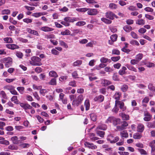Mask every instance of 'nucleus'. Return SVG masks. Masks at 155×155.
I'll use <instances>...</instances> for the list:
<instances>
[{
	"label": "nucleus",
	"instance_id": "43",
	"mask_svg": "<svg viewBox=\"0 0 155 155\" xmlns=\"http://www.w3.org/2000/svg\"><path fill=\"white\" fill-rule=\"evenodd\" d=\"M112 53L113 54L119 55L120 54V52L119 50L117 49H114L112 50Z\"/></svg>",
	"mask_w": 155,
	"mask_h": 155
},
{
	"label": "nucleus",
	"instance_id": "60",
	"mask_svg": "<svg viewBox=\"0 0 155 155\" xmlns=\"http://www.w3.org/2000/svg\"><path fill=\"white\" fill-rule=\"evenodd\" d=\"M114 117H109L107 120L106 122L107 123L110 122L111 123L112 122H113V120Z\"/></svg>",
	"mask_w": 155,
	"mask_h": 155
},
{
	"label": "nucleus",
	"instance_id": "22",
	"mask_svg": "<svg viewBox=\"0 0 155 155\" xmlns=\"http://www.w3.org/2000/svg\"><path fill=\"white\" fill-rule=\"evenodd\" d=\"M126 70V67H123L122 68L119 70V74L121 75H124L125 74Z\"/></svg>",
	"mask_w": 155,
	"mask_h": 155
},
{
	"label": "nucleus",
	"instance_id": "10",
	"mask_svg": "<svg viewBox=\"0 0 155 155\" xmlns=\"http://www.w3.org/2000/svg\"><path fill=\"white\" fill-rule=\"evenodd\" d=\"M87 14L89 15H95L97 14V11L96 9L88 8Z\"/></svg>",
	"mask_w": 155,
	"mask_h": 155
},
{
	"label": "nucleus",
	"instance_id": "59",
	"mask_svg": "<svg viewBox=\"0 0 155 155\" xmlns=\"http://www.w3.org/2000/svg\"><path fill=\"white\" fill-rule=\"evenodd\" d=\"M145 17L147 19L150 20H153L154 18L153 16L148 14L145 15Z\"/></svg>",
	"mask_w": 155,
	"mask_h": 155
},
{
	"label": "nucleus",
	"instance_id": "50",
	"mask_svg": "<svg viewBox=\"0 0 155 155\" xmlns=\"http://www.w3.org/2000/svg\"><path fill=\"white\" fill-rule=\"evenodd\" d=\"M16 56L19 58H22L23 56V54L20 51H17L16 53Z\"/></svg>",
	"mask_w": 155,
	"mask_h": 155
},
{
	"label": "nucleus",
	"instance_id": "56",
	"mask_svg": "<svg viewBox=\"0 0 155 155\" xmlns=\"http://www.w3.org/2000/svg\"><path fill=\"white\" fill-rule=\"evenodd\" d=\"M149 101V98L147 97H145L144 98L142 101V103H147Z\"/></svg>",
	"mask_w": 155,
	"mask_h": 155
},
{
	"label": "nucleus",
	"instance_id": "30",
	"mask_svg": "<svg viewBox=\"0 0 155 155\" xmlns=\"http://www.w3.org/2000/svg\"><path fill=\"white\" fill-rule=\"evenodd\" d=\"M49 90L48 89L40 88V93L43 96H45V94L48 92Z\"/></svg>",
	"mask_w": 155,
	"mask_h": 155
},
{
	"label": "nucleus",
	"instance_id": "38",
	"mask_svg": "<svg viewBox=\"0 0 155 155\" xmlns=\"http://www.w3.org/2000/svg\"><path fill=\"white\" fill-rule=\"evenodd\" d=\"M49 84L51 85H56V79L54 78L52 79L49 82Z\"/></svg>",
	"mask_w": 155,
	"mask_h": 155
},
{
	"label": "nucleus",
	"instance_id": "55",
	"mask_svg": "<svg viewBox=\"0 0 155 155\" xmlns=\"http://www.w3.org/2000/svg\"><path fill=\"white\" fill-rule=\"evenodd\" d=\"M108 58L104 57H102L100 59L101 62V63H106L107 62Z\"/></svg>",
	"mask_w": 155,
	"mask_h": 155
},
{
	"label": "nucleus",
	"instance_id": "32",
	"mask_svg": "<svg viewBox=\"0 0 155 155\" xmlns=\"http://www.w3.org/2000/svg\"><path fill=\"white\" fill-rule=\"evenodd\" d=\"M143 57V54H142L139 53L136 56L135 58L139 61L142 59Z\"/></svg>",
	"mask_w": 155,
	"mask_h": 155
},
{
	"label": "nucleus",
	"instance_id": "37",
	"mask_svg": "<svg viewBox=\"0 0 155 155\" xmlns=\"http://www.w3.org/2000/svg\"><path fill=\"white\" fill-rule=\"evenodd\" d=\"M85 22L84 21H79L76 24V25L77 26H83L86 24Z\"/></svg>",
	"mask_w": 155,
	"mask_h": 155
},
{
	"label": "nucleus",
	"instance_id": "40",
	"mask_svg": "<svg viewBox=\"0 0 155 155\" xmlns=\"http://www.w3.org/2000/svg\"><path fill=\"white\" fill-rule=\"evenodd\" d=\"M117 34H114L112 35L111 36L110 38L112 40L114 41H116L117 39Z\"/></svg>",
	"mask_w": 155,
	"mask_h": 155
},
{
	"label": "nucleus",
	"instance_id": "14",
	"mask_svg": "<svg viewBox=\"0 0 155 155\" xmlns=\"http://www.w3.org/2000/svg\"><path fill=\"white\" fill-rule=\"evenodd\" d=\"M6 47L7 48L12 50H14L19 48L18 45L14 44H7L6 45Z\"/></svg>",
	"mask_w": 155,
	"mask_h": 155
},
{
	"label": "nucleus",
	"instance_id": "27",
	"mask_svg": "<svg viewBox=\"0 0 155 155\" xmlns=\"http://www.w3.org/2000/svg\"><path fill=\"white\" fill-rule=\"evenodd\" d=\"M145 21L142 19L138 20L136 22V23L139 25H143L145 24Z\"/></svg>",
	"mask_w": 155,
	"mask_h": 155
},
{
	"label": "nucleus",
	"instance_id": "39",
	"mask_svg": "<svg viewBox=\"0 0 155 155\" xmlns=\"http://www.w3.org/2000/svg\"><path fill=\"white\" fill-rule=\"evenodd\" d=\"M59 43L61 45L63 46L65 48H68V46L67 44L62 41H60Z\"/></svg>",
	"mask_w": 155,
	"mask_h": 155
},
{
	"label": "nucleus",
	"instance_id": "7",
	"mask_svg": "<svg viewBox=\"0 0 155 155\" xmlns=\"http://www.w3.org/2000/svg\"><path fill=\"white\" fill-rule=\"evenodd\" d=\"M78 18H71L70 17H66L64 18V20L68 22H73L74 21L78 20Z\"/></svg>",
	"mask_w": 155,
	"mask_h": 155
},
{
	"label": "nucleus",
	"instance_id": "31",
	"mask_svg": "<svg viewBox=\"0 0 155 155\" xmlns=\"http://www.w3.org/2000/svg\"><path fill=\"white\" fill-rule=\"evenodd\" d=\"M121 94L119 92H116L114 95V97L115 99L117 100H119L120 99V98L121 97Z\"/></svg>",
	"mask_w": 155,
	"mask_h": 155
},
{
	"label": "nucleus",
	"instance_id": "46",
	"mask_svg": "<svg viewBox=\"0 0 155 155\" xmlns=\"http://www.w3.org/2000/svg\"><path fill=\"white\" fill-rule=\"evenodd\" d=\"M109 7L112 9H115L117 8V5L114 3H111L109 4Z\"/></svg>",
	"mask_w": 155,
	"mask_h": 155
},
{
	"label": "nucleus",
	"instance_id": "9",
	"mask_svg": "<svg viewBox=\"0 0 155 155\" xmlns=\"http://www.w3.org/2000/svg\"><path fill=\"white\" fill-rule=\"evenodd\" d=\"M126 128V121L124 120L121 123V126H117V128L119 130H123Z\"/></svg>",
	"mask_w": 155,
	"mask_h": 155
},
{
	"label": "nucleus",
	"instance_id": "49",
	"mask_svg": "<svg viewBox=\"0 0 155 155\" xmlns=\"http://www.w3.org/2000/svg\"><path fill=\"white\" fill-rule=\"evenodd\" d=\"M8 148L9 149L12 150H17L18 149V148L17 146H15L14 145H10L8 147Z\"/></svg>",
	"mask_w": 155,
	"mask_h": 155
},
{
	"label": "nucleus",
	"instance_id": "1",
	"mask_svg": "<svg viewBox=\"0 0 155 155\" xmlns=\"http://www.w3.org/2000/svg\"><path fill=\"white\" fill-rule=\"evenodd\" d=\"M32 61L31 62V64L32 65L34 66H40L42 64L40 62L41 59L38 57L36 56H34L31 58Z\"/></svg>",
	"mask_w": 155,
	"mask_h": 155
},
{
	"label": "nucleus",
	"instance_id": "36",
	"mask_svg": "<svg viewBox=\"0 0 155 155\" xmlns=\"http://www.w3.org/2000/svg\"><path fill=\"white\" fill-rule=\"evenodd\" d=\"M71 32L68 30H66L64 31H62L61 32V34L63 35H70Z\"/></svg>",
	"mask_w": 155,
	"mask_h": 155
},
{
	"label": "nucleus",
	"instance_id": "24",
	"mask_svg": "<svg viewBox=\"0 0 155 155\" xmlns=\"http://www.w3.org/2000/svg\"><path fill=\"white\" fill-rule=\"evenodd\" d=\"M84 105L86 107V110H88L90 108V103L89 101L88 100H86L84 102Z\"/></svg>",
	"mask_w": 155,
	"mask_h": 155
},
{
	"label": "nucleus",
	"instance_id": "26",
	"mask_svg": "<svg viewBox=\"0 0 155 155\" xmlns=\"http://www.w3.org/2000/svg\"><path fill=\"white\" fill-rule=\"evenodd\" d=\"M96 133L97 135L101 137H103L105 134V132L100 130H97Z\"/></svg>",
	"mask_w": 155,
	"mask_h": 155
},
{
	"label": "nucleus",
	"instance_id": "44",
	"mask_svg": "<svg viewBox=\"0 0 155 155\" xmlns=\"http://www.w3.org/2000/svg\"><path fill=\"white\" fill-rule=\"evenodd\" d=\"M4 40L6 41L7 43H11L12 42V40L10 37H7L4 39Z\"/></svg>",
	"mask_w": 155,
	"mask_h": 155
},
{
	"label": "nucleus",
	"instance_id": "51",
	"mask_svg": "<svg viewBox=\"0 0 155 155\" xmlns=\"http://www.w3.org/2000/svg\"><path fill=\"white\" fill-rule=\"evenodd\" d=\"M20 146L23 148H26L29 147V145L27 143H23L20 144Z\"/></svg>",
	"mask_w": 155,
	"mask_h": 155
},
{
	"label": "nucleus",
	"instance_id": "15",
	"mask_svg": "<svg viewBox=\"0 0 155 155\" xmlns=\"http://www.w3.org/2000/svg\"><path fill=\"white\" fill-rule=\"evenodd\" d=\"M41 30L45 32H49L52 31L54 29L47 26H44L41 27Z\"/></svg>",
	"mask_w": 155,
	"mask_h": 155
},
{
	"label": "nucleus",
	"instance_id": "28",
	"mask_svg": "<svg viewBox=\"0 0 155 155\" xmlns=\"http://www.w3.org/2000/svg\"><path fill=\"white\" fill-rule=\"evenodd\" d=\"M102 21L105 23L107 24H110L111 23L112 21L109 19H108L105 18H101Z\"/></svg>",
	"mask_w": 155,
	"mask_h": 155
},
{
	"label": "nucleus",
	"instance_id": "34",
	"mask_svg": "<svg viewBox=\"0 0 155 155\" xmlns=\"http://www.w3.org/2000/svg\"><path fill=\"white\" fill-rule=\"evenodd\" d=\"M4 88L8 90L11 91L14 88V87L12 85H6L4 87Z\"/></svg>",
	"mask_w": 155,
	"mask_h": 155
},
{
	"label": "nucleus",
	"instance_id": "53",
	"mask_svg": "<svg viewBox=\"0 0 155 155\" xmlns=\"http://www.w3.org/2000/svg\"><path fill=\"white\" fill-rule=\"evenodd\" d=\"M120 115L122 118V119L125 121L126 120V115L124 113L121 112L120 114Z\"/></svg>",
	"mask_w": 155,
	"mask_h": 155
},
{
	"label": "nucleus",
	"instance_id": "25",
	"mask_svg": "<svg viewBox=\"0 0 155 155\" xmlns=\"http://www.w3.org/2000/svg\"><path fill=\"white\" fill-rule=\"evenodd\" d=\"M45 14H44V12H36L33 13L32 15L35 17L37 18L40 16L41 15H44Z\"/></svg>",
	"mask_w": 155,
	"mask_h": 155
},
{
	"label": "nucleus",
	"instance_id": "33",
	"mask_svg": "<svg viewBox=\"0 0 155 155\" xmlns=\"http://www.w3.org/2000/svg\"><path fill=\"white\" fill-rule=\"evenodd\" d=\"M145 64L146 66L149 68L154 67L155 66V64L151 62H147L145 63Z\"/></svg>",
	"mask_w": 155,
	"mask_h": 155
},
{
	"label": "nucleus",
	"instance_id": "54",
	"mask_svg": "<svg viewBox=\"0 0 155 155\" xmlns=\"http://www.w3.org/2000/svg\"><path fill=\"white\" fill-rule=\"evenodd\" d=\"M0 143L8 145L9 144V143L8 141L4 140L0 141Z\"/></svg>",
	"mask_w": 155,
	"mask_h": 155
},
{
	"label": "nucleus",
	"instance_id": "12",
	"mask_svg": "<svg viewBox=\"0 0 155 155\" xmlns=\"http://www.w3.org/2000/svg\"><path fill=\"white\" fill-rule=\"evenodd\" d=\"M18 139V138L16 136L13 137L11 138V140L14 144H18L21 142L20 140Z\"/></svg>",
	"mask_w": 155,
	"mask_h": 155
},
{
	"label": "nucleus",
	"instance_id": "58",
	"mask_svg": "<svg viewBox=\"0 0 155 155\" xmlns=\"http://www.w3.org/2000/svg\"><path fill=\"white\" fill-rule=\"evenodd\" d=\"M23 21L27 23H31L32 21V20L31 19L29 18H25L23 19Z\"/></svg>",
	"mask_w": 155,
	"mask_h": 155
},
{
	"label": "nucleus",
	"instance_id": "13",
	"mask_svg": "<svg viewBox=\"0 0 155 155\" xmlns=\"http://www.w3.org/2000/svg\"><path fill=\"white\" fill-rule=\"evenodd\" d=\"M104 100V97L102 95L96 96L94 99L95 101H98L100 102H102Z\"/></svg>",
	"mask_w": 155,
	"mask_h": 155
},
{
	"label": "nucleus",
	"instance_id": "29",
	"mask_svg": "<svg viewBox=\"0 0 155 155\" xmlns=\"http://www.w3.org/2000/svg\"><path fill=\"white\" fill-rule=\"evenodd\" d=\"M90 117L91 120L93 121H96L97 117L95 114L93 113L91 114H90Z\"/></svg>",
	"mask_w": 155,
	"mask_h": 155
},
{
	"label": "nucleus",
	"instance_id": "35",
	"mask_svg": "<svg viewBox=\"0 0 155 155\" xmlns=\"http://www.w3.org/2000/svg\"><path fill=\"white\" fill-rule=\"evenodd\" d=\"M82 63V61L81 60H78L74 63L73 65L74 66H78V65L81 64Z\"/></svg>",
	"mask_w": 155,
	"mask_h": 155
},
{
	"label": "nucleus",
	"instance_id": "41",
	"mask_svg": "<svg viewBox=\"0 0 155 155\" xmlns=\"http://www.w3.org/2000/svg\"><path fill=\"white\" fill-rule=\"evenodd\" d=\"M111 84L110 81L107 80H104V82H103V85L104 86H106L110 84Z\"/></svg>",
	"mask_w": 155,
	"mask_h": 155
},
{
	"label": "nucleus",
	"instance_id": "4",
	"mask_svg": "<svg viewBox=\"0 0 155 155\" xmlns=\"http://www.w3.org/2000/svg\"><path fill=\"white\" fill-rule=\"evenodd\" d=\"M144 116L143 119L145 121H149L152 118V115L147 111H144Z\"/></svg>",
	"mask_w": 155,
	"mask_h": 155
},
{
	"label": "nucleus",
	"instance_id": "62",
	"mask_svg": "<svg viewBox=\"0 0 155 155\" xmlns=\"http://www.w3.org/2000/svg\"><path fill=\"white\" fill-rule=\"evenodd\" d=\"M25 7L28 11H32L35 9V8L33 7H30L27 6H25Z\"/></svg>",
	"mask_w": 155,
	"mask_h": 155
},
{
	"label": "nucleus",
	"instance_id": "8",
	"mask_svg": "<svg viewBox=\"0 0 155 155\" xmlns=\"http://www.w3.org/2000/svg\"><path fill=\"white\" fill-rule=\"evenodd\" d=\"M19 104L20 106L25 110L28 109H31L32 108L31 106L27 103H20Z\"/></svg>",
	"mask_w": 155,
	"mask_h": 155
},
{
	"label": "nucleus",
	"instance_id": "19",
	"mask_svg": "<svg viewBox=\"0 0 155 155\" xmlns=\"http://www.w3.org/2000/svg\"><path fill=\"white\" fill-rule=\"evenodd\" d=\"M142 137L141 134L137 132L134 134L133 135V137L135 139H140Z\"/></svg>",
	"mask_w": 155,
	"mask_h": 155
},
{
	"label": "nucleus",
	"instance_id": "5",
	"mask_svg": "<svg viewBox=\"0 0 155 155\" xmlns=\"http://www.w3.org/2000/svg\"><path fill=\"white\" fill-rule=\"evenodd\" d=\"M119 140V138L118 137H116L114 138L111 135H110L107 138V140L109 141L111 143H114L117 141Z\"/></svg>",
	"mask_w": 155,
	"mask_h": 155
},
{
	"label": "nucleus",
	"instance_id": "2",
	"mask_svg": "<svg viewBox=\"0 0 155 155\" xmlns=\"http://www.w3.org/2000/svg\"><path fill=\"white\" fill-rule=\"evenodd\" d=\"M83 99V95L81 94L79 95L73 101L72 105H75L76 106H78L82 103Z\"/></svg>",
	"mask_w": 155,
	"mask_h": 155
},
{
	"label": "nucleus",
	"instance_id": "6",
	"mask_svg": "<svg viewBox=\"0 0 155 155\" xmlns=\"http://www.w3.org/2000/svg\"><path fill=\"white\" fill-rule=\"evenodd\" d=\"M106 17L111 20H113L114 17L117 18V16L111 12H108L106 13Z\"/></svg>",
	"mask_w": 155,
	"mask_h": 155
},
{
	"label": "nucleus",
	"instance_id": "57",
	"mask_svg": "<svg viewBox=\"0 0 155 155\" xmlns=\"http://www.w3.org/2000/svg\"><path fill=\"white\" fill-rule=\"evenodd\" d=\"M139 61L136 59L131 60L130 61L131 64H137Z\"/></svg>",
	"mask_w": 155,
	"mask_h": 155
},
{
	"label": "nucleus",
	"instance_id": "16",
	"mask_svg": "<svg viewBox=\"0 0 155 155\" xmlns=\"http://www.w3.org/2000/svg\"><path fill=\"white\" fill-rule=\"evenodd\" d=\"M27 31L29 33H31L32 34L38 36L39 35L37 31L32 30L31 29L28 28L27 29Z\"/></svg>",
	"mask_w": 155,
	"mask_h": 155
},
{
	"label": "nucleus",
	"instance_id": "63",
	"mask_svg": "<svg viewBox=\"0 0 155 155\" xmlns=\"http://www.w3.org/2000/svg\"><path fill=\"white\" fill-rule=\"evenodd\" d=\"M51 53L52 54L56 55H58L59 54V52L54 49H53L51 50Z\"/></svg>",
	"mask_w": 155,
	"mask_h": 155
},
{
	"label": "nucleus",
	"instance_id": "48",
	"mask_svg": "<svg viewBox=\"0 0 155 155\" xmlns=\"http://www.w3.org/2000/svg\"><path fill=\"white\" fill-rule=\"evenodd\" d=\"M2 14H10V11L9 9H5L2 11Z\"/></svg>",
	"mask_w": 155,
	"mask_h": 155
},
{
	"label": "nucleus",
	"instance_id": "20",
	"mask_svg": "<svg viewBox=\"0 0 155 155\" xmlns=\"http://www.w3.org/2000/svg\"><path fill=\"white\" fill-rule=\"evenodd\" d=\"M137 150L141 155H147L148 154V153L143 149H142V148H138L137 149Z\"/></svg>",
	"mask_w": 155,
	"mask_h": 155
},
{
	"label": "nucleus",
	"instance_id": "61",
	"mask_svg": "<svg viewBox=\"0 0 155 155\" xmlns=\"http://www.w3.org/2000/svg\"><path fill=\"white\" fill-rule=\"evenodd\" d=\"M131 34L132 37L134 38L137 39L138 37L137 35L134 32H131Z\"/></svg>",
	"mask_w": 155,
	"mask_h": 155
},
{
	"label": "nucleus",
	"instance_id": "52",
	"mask_svg": "<svg viewBox=\"0 0 155 155\" xmlns=\"http://www.w3.org/2000/svg\"><path fill=\"white\" fill-rule=\"evenodd\" d=\"M24 87H17V90L21 94H23V92L24 90Z\"/></svg>",
	"mask_w": 155,
	"mask_h": 155
},
{
	"label": "nucleus",
	"instance_id": "3",
	"mask_svg": "<svg viewBox=\"0 0 155 155\" xmlns=\"http://www.w3.org/2000/svg\"><path fill=\"white\" fill-rule=\"evenodd\" d=\"M12 59L10 57L7 58H5L1 60V62L2 63L6 62L5 66L6 68H8L11 65Z\"/></svg>",
	"mask_w": 155,
	"mask_h": 155
},
{
	"label": "nucleus",
	"instance_id": "64",
	"mask_svg": "<svg viewBox=\"0 0 155 155\" xmlns=\"http://www.w3.org/2000/svg\"><path fill=\"white\" fill-rule=\"evenodd\" d=\"M136 146L138 147L141 148H143L144 147V146L143 144L141 143H137L136 144Z\"/></svg>",
	"mask_w": 155,
	"mask_h": 155
},
{
	"label": "nucleus",
	"instance_id": "42",
	"mask_svg": "<svg viewBox=\"0 0 155 155\" xmlns=\"http://www.w3.org/2000/svg\"><path fill=\"white\" fill-rule=\"evenodd\" d=\"M120 58V56L117 57H113L111 58V60L113 61L116 62L119 60Z\"/></svg>",
	"mask_w": 155,
	"mask_h": 155
},
{
	"label": "nucleus",
	"instance_id": "45",
	"mask_svg": "<svg viewBox=\"0 0 155 155\" xmlns=\"http://www.w3.org/2000/svg\"><path fill=\"white\" fill-rule=\"evenodd\" d=\"M130 43L131 44L134 45H136L137 46H139V42L135 40L131 41Z\"/></svg>",
	"mask_w": 155,
	"mask_h": 155
},
{
	"label": "nucleus",
	"instance_id": "11",
	"mask_svg": "<svg viewBox=\"0 0 155 155\" xmlns=\"http://www.w3.org/2000/svg\"><path fill=\"white\" fill-rule=\"evenodd\" d=\"M144 129V125L141 123L139 124L137 127V131L138 132L142 133Z\"/></svg>",
	"mask_w": 155,
	"mask_h": 155
},
{
	"label": "nucleus",
	"instance_id": "18",
	"mask_svg": "<svg viewBox=\"0 0 155 155\" xmlns=\"http://www.w3.org/2000/svg\"><path fill=\"white\" fill-rule=\"evenodd\" d=\"M85 145L87 147L91 149H95L97 148V146H94L92 143H90L88 142H86L85 143Z\"/></svg>",
	"mask_w": 155,
	"mask_h": 155
},
{
	"label": "nucleus",
	"instance_id": "17",
	"mask_svg": "<svg viewBox=\"0 0 155 155\" xmlns=\"http://www.w3.org/2000/svg\"><path fill=\"white\" fill-rule=\"evenodd\" d=\"M120 105V109H122L124 106V103L122 101H120L118 100H116L115 101V106Z\"/></svg>",
	"mask_w": 155,
	"mask_h": 155
},
{
	"label": "nucleus",
	"instance_id": "21",
	"mask_svg": "<svg viewBox=\"0 0 155 155\" xmlns=\"http://www.w3.org/2000/svg\"><path fill=\"white\" fill-rule=\"evenodd\" d=\"M120 120L118 118H114L113 122V125L114 126H116L117 124H119L120 122Z\"/></svg>",
	"mask_w": 155,
	"mask_h": 155
},
{
	"label": "nucleus",
	"instance_id": "23",
	"mask_svg": "<svg viewBox=\"0 0 155 155\" xmlns=\"http://www.w3.org/2000/svg\"><path fill=\"white\" fill-rule=\"evenodd\" d=\"M49 76L51 77L56 78L58 77V75L56 72L54 71H51L49 73Z\"/></svg>",
	"mask_w": 155,
	"mask_h": 155
},
{
	"label": "nucleus",
	"instance_id": "47",
	"mask_svg": "<svg viewBox=\"0 0 155 155\" xmlns=\"http://www.w3.org/2000/svg\"><path fill=\"white\" fill-rule=\"evenodd\" d=\"M148 88L151 91H155V87L152 84H149L148 86Z\"/></svg>",
	"mask_w": 155,
	"mask_h": 155
}]
</instances>
